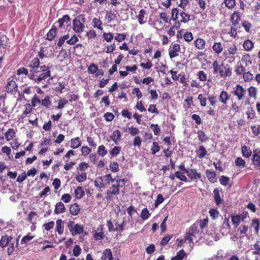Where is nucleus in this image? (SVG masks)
Wrapping results in <instances>:
<instances>
[{
  "label": "nucleus",
  "instance_id": "f257e3e1",
  "mask_svg": "<svg viewBox=\"0 0 260 260\" xmlns=\"http://www.w3.org/2000/svg\"><path fill=\"white\" fill-rule=\"evenodd\" d=\"M40 61L39 58L35 57L32 59L29 64L31 68L30 79L37 83L47 78L53 79V77L51 76V71L50 70L51 67L45 65L40 66Z\"/></svg>",
  "mask_w": 260,
  "mask_h": 260
},
{
  "label": "nucleus",
  "instance_id": "f03ea898",
  "mask_svg": "<svg viewBox=\"0 0 260 260\" xmlns=\"http://www.w3.org/2000/svg\"><path fill=\"white\" fill-rule=\"evenodd\" d=\"M127 180L125 178L120 179L118 178L114 183H113L111 187L106 190V197L105 199L108 201H111L114 196H116L120 193V188L125 186Z\"/></svg>",
  "mask_w": 260,
  "mask_h": 260
},
{
  "label": "nucleus",
  "instance_id": "7ed1b4c3",
  "mask_svg": "<svg viewBox=\"0 0 260 260\" xmlns=\"http://www.w3.org/2000/svg\"><path fill=\"white\" fill-rule=\"evenodd\" d=\"M212 66L214 73H218L220 77L225 78L232 76V69L229 64L223 62L219 64V62L215 60L213 62Z\"/></svg>",
  "mask_w": 260,
  "mask_h": 260
},
{
  "label": "nucleus",
  "instance_id": "20e7f679",
  "mask_svg": "<svg viewBox=\"0 0 260 260\" xmlns=\"http://www.w3.org/2000/svg\"><path fill=\"white\" fill-rule=\"evenodd\" d=\"M231 93L235 96L237 101H244L245 104H249V98L247 96V90L240 84H236Z\"/></svg>",
  "mask_w": 260,
  "mask_h": 260
},
{
  "label": "nucleus",
  "instance_id": "39448f33",
  "mask_svg": "<svg viewBox=\"0 0 260 260\" xmlns=\"http://www.w3.org/2000/svg\"><path fill=\"white\" fill-rule=\"evenodd\" d=\"M67 226L73 236L84 233L85 226L83 224L76 223L74 221L69 220Z\"/></svg>",
  "mask_w": 260,
  "mask_h": 260
},
{
  "label": "nucleus",
  "instance_id": "423d86ee",
  "mask_svg": "<svg viewBox=\"0 0 260 260\" xmlns=\"http://www.w3.org/2000/svg\"><path fill=\"white\" fill-rule=\"evenodd\" d=\"M85 18H82L81 19L80 17H76L73 20V29L77 34H81L85 28Z\"/></svg>",
  "mask_w": 260,
  "mask_h": 260
},
{
  "label": "nucleus",
  "instance_id": "0eeeda50",
  "mask_svg": "<svg viewBox=\"0 0 260 260\" xmlns=\"http://www.w3.org/2000/svg\"><path fill=\"white\" fill-rule=\"evenodd\" d=\"M104 225L102 224L99 225L93 234V237L96 241L102 240L105 236L104 232Z\"/></svg>",
  "mask_w": 260,
  "mask_h": 260
},
{
  "label": "nucleus",
  "instance_id": "6e6552de",
  "mask_svg": "<svg viewBox=\"0 0 260 260\" xmlns=\"http://www.w3.org/2000/svg\"><path fill=\"white\" fill-rule=\"evenodd\" d=\"M187 176L190 179L193 181H197V180H202V175L200 173H198L196 169H190L188 170Z\"/></svg>",
  "mask_w": 260,
  "mask_h": 260
},
{
  "label": "nucleus",
  "instance_id": "1a4fd4ad",
  "mask_svg": "<svg viewBox=\"0 0 260 260\" xmlns=\"http://www.w3.org/2000/svg\"><path fill=\"white\" fill-rule=\"evenodd\" d=\"M180 51V45L178 44H172V47L171 46L169 50V56L170 58L172 59L177 57Z\"/></svg>",
  "mask_w": 260,
  "mask_h": 260
},
{
  "label": "nucleus",
  "instance_id": "9d476101",
  "mask_svg": "<svg viewBox=\"0 0 260 260\" xmlns=\"http://www.w3.org/2000/svg\"><path fill=\"white\" fill-rule=\"evenodd\" d=\"M241 14L239 11H234L230 16V22L233 26H238L241 19Z\"/></svg>",
  "mask_w": 260,
  "mask_h": 260
},
{
  "label": "nucleus",
  "instance_id": "9b49d317",
  "mask_svg": "<svg viewBox=\"0 0 260 260\" xmlns=\"http://www.w3.org/2000/svg\"><path fill=\"white\" fill-rule=\"evenodd\" d=\"M231 97V94L225 90L221 91L218 96V99L221 103L224 105H227Z\"/></svg>",
  "mask_w": 260,
  "mask_h": 260
},
{
  "label": "nucleus",
  "instance_id": "f8f14e48",
  "mask_svg": "<svg viewBox=\"0 0 260 260\" xmlns=\"http://www.w3.org/2000/svg\"><path fill=\"white\" fill-rule=\"evenodd\" d=\"M136 17L140 24L142 25L147 22V13L145 9H141Z\"/></svg>",
  "mask_w": 260,
  "mask_h": 260
},
{
  "label": "nucleus",
  "instance_id": "ddd939ff",
  "mask_svg": "<svg viewBox=\"0 0 260 260\" xmlns=\"http://www.w3.org/2000/svg\"><path fill=\"white\" fill-rule=\"evenodd\" d=\"M252 162L254 168L258 169L260 171V155L257 154L255 150H254L252 158Z\"/></svg>",
  "mask_w": 260,
  "mask_h": 260
},
{
  "label": "nucleus",
  "instance_id": "4468645a",
  "mask_svg": "<svg viewBox=\"0 0 260 260\" xmlns=\"http://www.w3.org/2000/svg\"><path fill=\"white\" fill-rule=\"evenodd\" d=\"M117 18L116 14L112 11H106L105 15V20L108 23H111L112 21Z\"/></svg>",
  "mask_w": 260,
  "mask_h": 260
},
{
  "label": "nucleus",
  "instance_id": "2eb2a0df",
  "mask_svg": "<svg viewBox=\"0 0 260 260\" xmlns=\"http://www.w3.org/2000/svg\"><path fill=\"white\" fill-rule=\"evenodd\" d=\"M206 176L208 180L214 183L217 181V175L214 171L210 169H207L206 171Z\"/></svg>",
  "mask_w": 260,
  "mask_h": 260
},
{
  "label": "nucleus",
  "instance_id": "dca6fc26",
  "mask_svg": "<svg viewBox=\"0 0 260 260\" xmlns=\"http://www.w3.org/2000/svg\"><path fill=\"white\" fill-rule=\"evenodd\" d=\"M64 230V225L63 221L62 219H57L55 223V231L59 235H61L63 233Z\"/></svg>",
  "mask_w": 260,
  "mask_h": 260
},
{
  "label": "nucleus",
  "instance_id": "f3484780",
  "mask_svg": "<svg viewBox=\"0 0 260 260\" xmlns=\"http://www.w3.org/2000/svg\"><path fill=\"white\" fill-rule=\"evenodd\" d=\"M12 239L13 238L11 236H9L8 235L2 236L0 241V246L1 247H5L7 246Z\"/></svg>",
  "mask_w": 260,
  "mask_h": 260
},
{
  "label": "nucleus",
  "instance_id": "a211bd4d",
  "mask_svg": "<svg viewBox=\"0 0 260 260\" xmlns=\"http://www.w3.org/2000/svg\"><path fill=\"white\" fill-rule=\"evenodd\" d=\"M206 41L205 40L202 38H197L194 41V45L199 50H203L206 47Z\"/></svg>",
  "mask_w": 260,
  "mask_h": 260
},
{
  "label": "nucleus",
  "instance_id": "6ab92c4d",
  "mask_svg": "<svg viewBox=\"0 0 260 260\" xmlns=\"http://www.w3.org/2000/svg\"><path fill=\"white\" fill-rule=\"evenodd\" d=\"M101 259L102 260H113L111 250L109 248L105 249L103 252Z\"/></svg>",
  "mask_w": 260,
  "mask_h": 260
},
{
  "label": "nucleus",
  "instance_id": "aec40b11",
  "mask_svg": "<svg viewBox=\"0 0 260 260\" xmlns=\"http://www.w3.org/2000/svg\"><path fill=\"white\" fill-rule=\"evenodd\" d=\"M65 211L66 208L64 207V204L62 202H59L56 203L54 210V213L59 214L64 213Z\"/></svg>",
  "mask_w": 260,
  "mask_h": 260
},
{
  "label": "nucleus",
  "instance_id": "412c9836",
  "mask_svg": "<svg viewBox=\"0 0 260 260\" xmlns=\"http://www.w3.org/2000/svg\"><path fill=\"white\" fill-rule=\"evenodd\" d=\"M213 50L214 51V53L217 55H219L222 53L223 48L222 44L220 43V42H216L214 43L212 46Z\"/></svg>",
  "mask_w": 260,
  "mask_h": 260
},
{
  "label": "nucleus",
  "instance_id": "4be33fe9",
  "mask_svg": "<svg viewBox=\"0 0 260 260\" xmlns=\"http://www.w3.org/2000/svg\"><path fill=\"white\" fill-rule=\"evenodd\" d=\"M121 137V134L119 130L115 131L110 136V139L112 140L115 144H117Z\"/></svg>",
  "mask_w": 260,
  "mask_h": 260
},
{
  "label": "nucleus",
  "instance_id": "5701e85b",
  "mask_svg": "<svg viewBox=\"0 0 260 260\" xmlns=\"http://www.w3.org/2000/svg\"><path fill=\"white\" fill-rule=\"evenodd\" d=\"M57 33V28L54 26H52V28L49 30L46 35V39L49 41L53 40L54 37L56 36Z\"/></svg>",
  "mask_w": 260,
  "mask_h": 260
},
{
  "label": "nucleus",
  "instance_id": "b1692460",
  "mask_svg": "<svg viewBox=\"0 0 260 260\" xmlns=\"http://www.w3.org/2000/svg\"><path fill=\"white\" fill-rule=\"evenodd\" d=\"M75 178L78 182H83L87 178V174L85 172H80V171L77 170Z\"/></svg>",
  "mask_w": 260,
  "mask_h": 260
},
{
  "label": "nucleus",
  "instance_id": "393cba45",
  "mask_svg": "<svg viewBox=\"0 0 260 260\" xmlns=\"http://www.w3.org/2000/svg\"><path fill=\"white\" fill-rule=\"evenodd\" d=\"M196 152L199 158H203L207 154V151L203 145H201L197 149Z\"/></svg>",
  "mask_w": 260,
  "mask_h": 260
},
{
  "label": "nucleus",
  "instance_id": "a878e982",
  "mask_svg": "<svg viewBox=\"0 0 260 260\" xmlns=\"http://www.w3.org/2000/svg\"><path fill=\"white\" fill-rule=\"evenodd\" d=\"M121 147L118 146H115L113 148H111L109 150V154L110 155V157L112 158L114 157L117 156L118 154H119L120 152L121 151Z\"/></svg>",
  "mask_w": 260,
  "mask_h": 260
},
{
  "label": "nucleus",
  "instance_id": "bb28decb",
  "mask_svg": "<svg viewBox=\"0 0 260 260\" xmlns=\"http://www.w3.org/2000/svg\"><path fill=\"white\" fill-rule=\"evenodd\" d=\"M94 186L101 190L105 187L104 179L102 176L98 177L94 179Z\"/></svg>",
  "mask_w": 260,
  "mask_h": 260
},
{
  "label": "nucleus",
  "instance_id": "cd10ccee",
  "mask_svg": "<svg viewBox=\"0 0 260 260\" xmlns=\"http://www.w3.org/2000/svg\"><path fill=\"white\" fill-rule=\"evenodd\" d=\"M70 20L71 18L69 15H63L62 17L59 18L56 23H58L59 27H62L63 26L64 23H68L70 22Z\"/></svg>",
  "mask_w": 260,
  "mask_h": 260
},
{
  "label": "nucleus",
  "instance_id": "c85d7f7f",
  "mask_svg": "<svg viewBox=\"0 0 260 260\" xmlns=\"http://www.w3.org/2000/svg\"><path fill=\"white\" fill-rule=\"evenodd\" d=\"M82 144L80 138L76 137L71 139V147L73 149L79 147Z\"/></svg>",
  "mask_w": 260,
  "mask_h": 260
},
{
  "label": "nucleus",
  "instance_id": "c756f323",
  "mask_svg": "<svg viewBox=\"0 0 260 260\" xmlns=\"http://www.w3.org/2000/svg\"><path fill=\"white\" fill-rule=\"evenodd\" d=\"M16 135V132L13 128H10L5 133V137L7 141H10L13 140Z\"/></svg>",
  "mask_w": 260,
  "mask_h": 260
},
{
  "label": "nucleus",
  "instance_id": "7c9ffc66",
  "mask_svg": "<svg viewBox=\"0 0 260 260\" xmlns=\"http://www.w3.org/2000/svg\"><path fill=\"white\" fill-rule=\"evenodd\" d=\"M241 152L242 155L246 158H249L252 154L250 147L246 145L241 147Z\"/></svg>",
  "mask_w": 260,
  "mask_h": 260
},
{
  "label": "nucleus",
  "instance_id": "2f4dec72",
  "mask_svg": "<svg viewBox=\"0 0 260 260\" xmlns=\"http://www.w3.org/2000/svg\"><path fill=\"white\" fill-rule=\"evenodd\" d=\"M6 88L8 92H12L13 91L16 90L17 86L14 80H11L7 83Z\"/></svg>",
  "mask_w": 260,
  "mask_h": 260
},
{
  "label": "nucleus",
  "instance_id": "473e14b6",
  "mask_svg": "<svg viewBox=\"0 0 260 260\" xmlns=\"http://www.w3.org/2000/svg\"><path fill=\"white\" fill-rule=\"evenodd\" d=\"M70 211L72 215L76 216V215L79 213L80 211V208L78 204L75 203L71 206L70 208Z\"/></svg>",
  "mask_w": 260,
  "mask_h": 260
},
{
  "label": "nucleus",
  "instance_id": "72a5a7b5",
  "mask_svg": "<svg viewBox=\"0 0 260 260\" xmlns=\"http://www.w3.org/2000/svg\"><path fill=\"white\" fill-rule=\"evenodd\" d=\"M75 197L77 199H81L85 196V191L83 190V187L78 186L75 190Z\"/></svg>",
  "mask_w": 260,
  "mask_h": 260
},
{
  "label": "nucleus",
  "instance_id": "f704fd0d",
  "mask_svg": "<svg viewBox=\"0 0 260 260\" xmlns=\"http://www.w3.org/2000/svg\"><path fill=\"white\" fill-rule=\"evenodd\" d=\"M108 153L107 149L104 145H101L97 148V154L102 157H104Z\"/></svg>",
  "mask_w": 260,
  "mask_h": 260
},
{
  "label": "nucleus",
  "instance_id": "c9c22d12",
  "mask_svg": "<svg viewBox=\"0 0 260 260\" xmlns=\"http://www.w3.org/2000/svg\"><path fill=\"white\" fill-rule=\"evenodd\" d=\"M207 100L209 104L212 106L215 107L218 104L217 98L214 94H209L207 97Z\"/></svg>",
  "mask_w": 260,
  "mask_h": 260
},
{
  "label": "nucleus",
  "instance_id": "e433bc0d",
  "mask_svg": "<svg viewBox=\"0 0 260 260\" xmlns=\"http://www.w3.org/2000/svg\"><path fill=\"white\" fill-rule=\"evenodd\" d=\"M252 228L254 229L255 233L258 234L260 228V221L258 218H254L252 220L251 224Z\"/></svg>",
  "mask_w": 260,
  "mask_h": 260
},
{
  "label": "nucleus",
  "instance_id": "4c0bfd02",
  "mask_svg": "<svg viewBox=\"0 0 260 260\" xmlns=\"http://www.w3.org/2000/svg\"><path fill=\"white\" fill-rule=\"evenodd\" d=\"M243 47H244L245 50L249 51L251 50L253 48L254 44L251 40L249 39H247L244 42Z\"/></svg>",
  "mask_w": 260,
  "mask_h": 260
},
{
  "label": "nucleus",
  "instance_id": "58836bf2",
  "mask_svg": "<svg viewBox=\"0 0 260 260\" xmlns=\"http://www.w3.org/2000/svg\"><path fill=\"white\" fill-rule=\"evenodd\" d=\"M180 16L181 17L180 19L179 20L180 23H186L190 19V15L187 13H186L184 12H182L180 13Z\"/></svg>",
  "mask_w": 260,
  "mask_h": 260
},
{
  "label": "nucleus",
  "instance_id": "ea45409f",
  "mask_svg": "<svg viewBox=\"0 0 260 260\" xmlns=\"http://www.w3.org/2000/svg\"><path fill=\"white\" fill-rule=\"evenodd\" d=\"M92 23L93 27L97 28L100 30L103 29V27H102L103 22L100 18H93L92 20Z\"/></svg>",
  "mask_w": 260,
  "mask_h": 260
},
{
  "label": "nucleus",
  "instance_id": "a19ab883",
  "mask_svg": "<svg viewBox=\"0 0 260 260\" xmlns=\"http://www.w3.org/2000/svg\"><path fill=\"white\" fill-rule=\"evenodd\" d=\"M106 185H109L110 183H114L116 180H118V178H113L111 174H108L104 176V177Z\"/></svg>",
  "mask_w": 260,
  "mask_h": 260
},
{
  "label": "nucleus",
  "instance_id": "79ce46f5",
  "mask_svg": "<svg viewBox=\"0 0 260 260\" xmlns=\"http://www.w3.org/2000/svg\"><path fill=\"white\" fill-rule=\"evenodd\" d=\"M24 110L22 112V117H24L26 115L32 112L33 107L29 103L25 104L24 105Z\"/></svg>",
  "mask_w": 260,
  "mask_h": 260
},
{
  "label": "nucleus",
  "instance_id": "37998d69",
  "mask_svg": "<svg viewBox=\"0 0 260 260\" xmlns=\"http://www.w3.org/2000/svg\"><path fill=\"white\" fill-rule=\"evenodd\" d=\"M185 255V252L184 250L182 249L177 252V255L176 256H173L171 260H183Z\"/></svg>",
  "mask_w": 260,
  "mask_h": 260
},
{
  "label": "nucleus",
  "instance_id": "c03bdc74",
  "mask_svg": "<svg viewBox=\"0 0 260 260\" xmlns=\"http://www.w3.org/2000/svg\"><path fill=\"white\" fill-rule=\"evenodd\" d=\"M198 100L199 101L200 105L202 107H205L207 105V98L205 94L202 93L198 94Z\"/></svg>",
  "mask_w": 260,
  "mask_h": 260
},
{
  "label": "nucleus",
  "instance_id": "a18cd8bd",
  "mask_svg": "<svg viewBox=\"0 0 260 260\" xmlns=\"http://www.w3.org/2000/svg\"><path fill=\"white\" fill-rule=\"evenodd\" d=\"M213 192L216 204L217 205V206H219L222 201L220 197L219 189L218 188H214L213 190Z\"/></svg>",
  "mask_w": 260,
  "mask_h": 260
},
{
  "label": "nucleus",
  "instance_id": "49530a36",
  "mask_svg": "<svg viewBox=\"0 0 260 260\" xmlns=\"http://www.w3.org/2000/svg\"><path fill=\"white\" fill-rule=\"evenodd\" d=\"M191 235H193L195 236L196 234H198L199 232L198 230V224L197 222H195L193 223L192 225L190 226L189 228V230L188 231Z\"/></svg>",
  "mask_w": 260,
  "mask_h": 260
},
{
  "label": "nucleus",
  "instance_id": "de8ad7c7",
  "mask_svg": "<svg viewBox=\"0 0 260 260\" xmlns=\"http://www.w3.org/2000/svg\"><path fill=\"white\" fill-rule=\"evenodd\" d=\"M150 216L151 213L147 208H145L142 210L140 216L143 220H146L150 217Z\"/></svg>",
  "mask_w": 260,
  "mask_h": 260
},
{
  "label": "nucleus",
  "instance_id": "09e8293b",
  "mask_svg": "<svg viewBox=\"0 0 260 260\" xmlns=\"http://www.w3.org/2000/svg\"><path fill=\"white\" fill-rule=\"evenodd\" d=\"M198 138L202 142H205L208 139L207 135L202 131L199 130L197 132Z\"/></svg>",
  "mask_w": 260,
  "mask_h": 260
},
{
  "label": "nucleus",
  "instance_id": "8fccbe9b",
  "mask_svg": "<svg viewBox=\"0 0 260 260\" xmlns=\"http://www.w3.org/2000/svg\"><path fill=\"white\" fill-rule=\"evenodd\" d=\"M41 104L42 106L48 108L51 104V101L49 95H47L45 96L44 99L41 100Z\"/></svg>",
  "mask_w": 260,
  "mask_h": 260
},
{
  "label": "nucleus",
  "instance_id": "3c124183",
  "mask_svg": "<svg viewBox=\"0 0 260 260\" xmlns=\"http://www.w3.org/2000/svg\"><path fill=\"white\" fill-rule=\"evenodd\" d=\"M237 50H238L237 47H236V45H234L228 48L227 51H225L224 52L226 53V55H235L237 52Z\"/></svg>",
  "mask_w": 260,
  "mask_h": 260
},
{
  "label": "nucleus",
  "instance_id": "603ef678",
  "mask_svg": "<svg viewBox=\"0 0 260 260\" xmlns=\"http://www.w3.org/2000/svg\"><path fill=\"white\" fill-rule=\"evenodd\" d=\"M223 4L229 9H232L236 6V0H224Z\"/></svg>",
  "mask_w": 260,
  "mask_h": 260
},
{
  "label": "nucleus",
  "instance_id": "864d4df0",
  "mask_svg": "<svg viewBox=\"0 0 260 260\" xmlns=\"http://www.w3.org/2000/svg\"><path fill=\"white\" fill-rule=\"evenodd\" d=\"M248 95L250 98L256 99V88L253 86H250L248 88Z\"/></svg>",
  "mask_w": 260,
  "mask_h": 260
},
{
  "label": "nucleus",
  "instance_id": "5fc2aeb1",
  "mask_svg": "<svg viewBox=\"0 0 260 260\" xmlns=\"http://www.w3.org/2000/svg\"><path fill=\"white\" fill-rule=\"evenodd\" d=\"M197 76L198 79L201 81H206L207 80V74L204 71L201 70L198 72Z\"/></svg>",
  "mask_w": 260,
  "mask_h": 260
},
{
  "label": "nucleus",
  "instance_id": "6e6d98bb",
  "mask_svg": "<svg viewBox=\"0 0 260 260\" xmlns=\"http://www.w3.org/2000/svg\"><path fill=\"white\" fill-rule=\"evenodd\" d=\"M150 127L155 136L160 134V128L157 124H151Z\"/></svg>",
  "mask_w": 260,
  "mask_h": 260
},
{
  "label": "nucleus",
  "instance_id": "4d7b16f0",
  "mask_svg": "<svg viewBox=\"0 0 260 260\" xmlns=\"http://www.w3.org/2000/svg\"><path fill=\"white\" fill-rule=\"evenodd\" d=\"M235 165L237 167L244 168L246 167V162L242 158L238 157L235 160Z\"/></svg>",
  "mask_w": 260,
  "mask_h": 260
},
{
  "label": "nucleus",
  "instance_id": "13d9d810",
  "mask_svg": "<svg viewBox=\"0 0 260 260\" xmlns=\"http://www.w3.org/2000/svg\"><path fill=\"white\" fill-rule=\"evenodd\" d=\"M198 225H199L200 228L201 230H203L204 228L207 227L208 220L207 218L200 219L197 221Z\"/></svg>",
  "mask_w": 260,
  "mask_h": 260
},
{
  "label": "nucleus",
  "instance_id": "bf43d9fd",
  "mask_svg": "<svg viewBox=\"0 0 260 260\" xmlns=\"http://www.w3.org/2000/svg\"><path fill=\"white\" fill-rule=\"evenodd\" d=\"M109 167L112 172H118L119 170L118 163L116 161L111 162Z\"/></svg>",
  "mask_w": 260,
  "mask_h": 260
},
{
  "label": "nucleus",
  "instance_id": "052dcab7",
  "mask_svg": "<svg viewBox=\"0 0 260 260\" xmlns=\"http://www.w3.org/2000/svg\"><path fill=\"white\" fill-rule=\"evenodd\" d=\"M184 173H183V172H181V171H177V172H176V178L181 181L187 182V178L184 175Z\"/></svg>",
  "mask_w": 260,
  "mask_h": 260
},
{
  "label": "nucleus",
  "instance_id": "680f3d73",
  "mask_svg": "<svg viewBox=\"0 0 260 260\" xmlns=\"http://www.w3.org/2000/svg\"><path fill=\"white\" fill-rule=\"evenodd\" d=\"M242 26L244 28V29L247 33H250V28L252 27V24L249 22L248 20H244L242 23Z\"/></svg>",
  "mask_w": 260,
  "mask_h": 260
},
{
  "label": "nucleus",
  "instance_id": "e2e57ef3",
  "mask_svg": "<svg viewBox=\"0 0 260 260\" xmlns=\"http://www.w3.org/2000/svg\"><path fill=\"white\" fill-rule=\"evenodd\" d=\"M245 71V68L242 64H240L235 69V72L238 76H241V75H243Z\"/></svg>",
  "mask_w": 260,
  "mask_h": 260
},
{
  "label": "nucleus",
  "instance_id": "0e129e2a",
  "mask_svg": "<svg viewBox=\"0 0 260 260\" xmlns=\"http://www.w3.org/2000/svg\"><path fill=\"white\" fill-rule=\"evenodd\" d=\"M160 147L158 143L156 142H154L152 144V146L151 147V153L152 154H155L157 152L159 151Z\"/></svg>",
  "mask_w": 260,
  "mask_h": 260
},
{
  "label": "nucleus",
  "instance_id": "69168bd1",
  "mask_svg": "<svg viewBox=\"0 0 260 260\" xmlns=\"http://www.w3.org/2000/svg\"><path fill=\"white\" fill-rule=\"evenodd\" d=\"M243 77L246 82H249L253 79V74L249 71L245 72L243 75Z\"/></svg>",
  "mask_w": 260,
  "mask_h": 260
},
{
  "label": "nucleus",
  "instance_id": "338daca9",
  "mask_svg": "<svg viewBox=\"0 0 260 260\" xmlns=\"http://www.w3.org/2000/svg\"><path fill=\"white\" fill-rule=\"evenodd\" d=\"M241 61L242 62H245L246 66H248L249 64H251L252 60H251V57L249 54H246L243 55L242 57Z\"/></svg>",
  "mask_w": 260,
  "mask_h": 260
},
{
  "label": "nucleus",
  "instance_id": "774afa93",
  "mask_svg": "<svg viewBox=\"0 0 260 260\" xmlns=\"http://www.w3.org/2000/svg\"><path fill=\"white\" fill-rule=\"evenodd\" d=\"M87 70L90 74H95L98 70V67L95 63H92L88 68Z\"/></svg>",
  "mask_w": 260,
  "mask_h": 260
}]
</instances>
